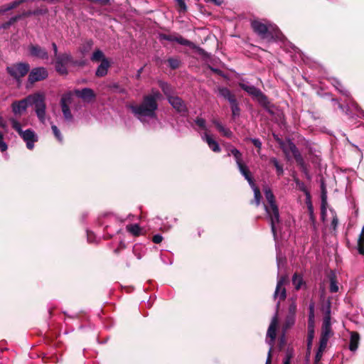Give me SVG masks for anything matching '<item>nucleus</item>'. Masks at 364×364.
Returning a JSON list of instances; mask_svg holds the SVG:
<instances>
[{"mask_svg":"<svg viewBox=\"0 0 364 364\" xmlns=\"http://www.w3.org/2000/svg\"><path fill=\"white\" fill-rule=\"evenodd\" d=\"M160 97L159 92H154L144 96L141 103L129 106L134 116L142 123L146 129H156L159 124L156 111L158 109L157 100Z\"/></svg>","mask_w":364,"mask_h":364,"instance_id":"1","label":"nucleus"},{"mask_svg":"<svg viewBox=\"0 0 364 364\" xmlns=\"http://www.w3.org/2000/svg\"><path fill=\"white\" fill-rule=\"evenodd\" d=\"M35 107V112L38 120L42 123H46V105L45 97L43 94L35 93L29 95L20 100H15L11 105V111L16 118L21 117L26 112L27 109L31 107Z\"/></svg>","mask_w":364,"mask_h":364,"instance_id":"2","label":"nucleus"},{"mask_svg":"<svg viewBox=\"0 0 364 364\" xmlns=\"http://www.w3.org/2000/svg\"><path fill=\"white\" fill-rule=\"evenodd\" d=\"M286 282V277L282 276L278 277L277 287L274 293V298L275 299H279V301L277 303V310L278 309L280 301L285 299L287 296L286 289L284 287V283ZM278 323L277 318V311H276L274 316L272 317L269 326L267 329V339L266 343L269 346V348L267 353V358L266 360L265 364H271L272 363V353L273 350V346L274 343V341L276 338V330L277 326Z\"/></svg>","mask_w":364,"mask_h":364,"instance_id":"3","label":"nucleus"},{"mask_svg":"<svg viewBox=\"0 0 364 364\" xmlns=\"http://www.w3.org/2000/svg\"><path fill=\"white\" fill-rule=\"evenodd\" d=\"M264 196L268 205H264L267 218L271 226V230L276 241L277 232L280 230V218L278 207L275 203L274 196L269 188H265Z\"/></svg>","mask_w":364,"mask_h":364,"instance_id":"4","label":"nucleus"},{"mask_svg":"<svg viewBox=\"0 0 364 364\" xmlns=\"http://www.w3.org/2000/svg\"><path fill=\"white\" fill-rule=\"evenodd\" d=\"M250 25L253 31L262 39L272 38L278 29L275 24L267 19H253Z\"/></svg>","mask_w":364,"mask_h":364,"instance_id":"5","label":"nucleus"},{"mask_svg":"<svg viewBox=\"0 0 364 364\" xmlns=\"http://www.w3.org/2000/svg\"><path fill=\"white\" fill-rule=\"evenodd\" d=\"M9 121L12 129H14L26 142V148L29 150H32L34 148V144L38 139L36 132L31 129H28L23 131L21 128L20 122L15 117H10Z\"/></svg>","mask_w":364,"mask_h":364,"instance_id":"6","label":"nucleus"},{"mask_svg":"<svg viewBox=\"0 0 364 364\" xmlns=\"http://www.w3.org/2000/svg\"><path fill=\"white\" fill-rule=\"evenodd\" d=\"M238 85L242 90L255 99L262 107H267L269 105V102L267 97L255 85L250 84L244 80L239 82Z\"/></svg>","mask_w":364,"mask_h":364,"instance_id":"7","label":"nucleus"},{"mask_svg":"<svg viewBox=\"0 0 364 364\" xmlns=\"http://www.w3.org/2000/svg\"><path fill=\"white\" fill-rule=\"evenodd\" d=\"M29 70L30 65L24 62L13 63L6 67V72L18 84L21 83L22 77L26 76Z\"/></svg>","mask_w":364,"mask_h":364,"instance_id":"8","label":"nucleus"},{"mask_svg":"<svg viewBox=\"0 0 364 364\" xmlns=\"http://www.w3.org/2000/svg\"><path fill=\"white\" fill-rule=\"evenodd\" d=\"M230 155L233 156L237 166L244 178L246 179L252 176L248 167L243 162L242 153L237 149L232 147L230 149V152L228 154V156Z\"/></svg>","mask_w":364,"mask_h":364,"instance_id":"9","label":"nucleus"},{"mask_svg":"<svg viewBox=\"0 0 364 364\" xmlns=\"http://www.w3.org/2000/svg\"><path fill=\"white\" fill-rule=\"evenodd\" d=\"M73 61V57L70 53H61L55 57V70L61 74L66 75L68 73V65Z\"/></svg>","mask_w":364,"mask_h":364,"instance_id":"10","label":"nucleus"},{"mask_svg":"<svg viewBox=\"0 0 364 364\" xmlns=\"http://www.w3.org/2000/svg\"><path fill=\"white\" fill-rule=\"evenodd\" d=\"M332 101L338 104V107L343 112H346L350 118L362 117L364 118V111L355 102H351L350 107H348L346 108L338 102L336 99H332Z\"/></svg>","mask_w":364,"mask_h":364,"instance_id":"11","label":"nucleus"},{"mask_svg":"<svg viewBox=\"0 0 364 364\" xmlns=\"http://www.w3.org/2000/svg\"><path fill=\"white\" fill-rule=\"evenodd\" d=\"M48 76V73L46 68L43 67H37L33 68L28 77V81L33 84L38 81H41L46 79Z\"/></svg>","mask_w":364,"mask_h":364,"instance_id":"12","label":"nucleus"},{"mask_svg":"<svg viewBox=\"0 0 364 364\" xmlns=\"http://www.w3.org/2000/svg\"><path fill=\"white\" fill-rule=\"evenodd\" d=\"M309 309L307 345L310 347L314 337V304L311 303Z\"/></svg>","mask_w":364,"mask_h":364,"instance_id":"13","label":"nucleus"},{"mask_svg":"<svg viewBox=\"0 0 364 364\" xmlns=\"http://www.w3.org/2000/svg\"><path fill=\"white\" fill-rule=\"evenodd\" d=\"M279 144L286 155L291 152L296 161H301V154L295 144L291 139H288L286 141H282Z\"/></svg>","mask_w":364,"mask_h":364,"instance_id":"14","label":"nucleus"},{"mask_svg":"<svg viewBox=\"0 0 364 364\" xmlns=\"http://www.w3.org/2000/svg\"><path fill=\"white\" fill-rule=\"evenodd\" d=\"M159 39L170 42H176L182 46L195 48V44L193 42L184 38L180 35H168L165 33H161L159 34Z\"/></svg>","mask_w":364,"mask_h":364,"instance_id":"15","label":"nucleus"},{"mask_svg":"<svg viewBox=\"0 0 364 364\" xmlns=\"http://www.w3.org/2000/svg\"><path fill=\"white\" fill-rule=\"evenodd\" d=\"M29 55L41 60H48V53L45 48L38 44H31L28 47Z\"/></svg>","mask_w":364,"mask_h":364,"instance_id":"16","label":"nucleus"},{"mask_svg":"<svg viewBox=\"0 0 364 364\" xmlns=\"http://www.w3.org/2000/svg\"><path fill=\"white\" fill-rule=\"evenodd\" d=\"M168 101L170 105L181 115L185 116L188 114V108L184 101L177 96H168Z\"/></svg>","mask_w":364,"mask_h":364,"instance_id":"17","label":"nucleus"},{"mask_svg":"<svg viewBox=\"0 0 364 364\" xmlns=\"http://www.w3.org/2000/svg\"><path fill=\"white\" fill-rule=\"evenodd\" d=\"M60 106L65 121L68 123H72L74 118L67 104V99L65 96L62 97L60 100Z\"/></svg>","mask_w":364,"mask_h":364,"instance_id":"18","label":"nucleus"},{"mask_svg":"<svg viewBox=\"0 0 364 364\" xmlns=\"http://www.w3.org/2000/svg\"><path fill=\"white\" fill-rule=\"evenodd\" d=\"M75 94L77 97L87 102H90L95 97L94 91L88 87H85L82 90H75Z\"/></svg>","mask_w":364,"mask_h":364,"instance_id":"19","label":"nucleus"},{"mask_svg":"<svg viewBox=\"0 0 364 364\" xmlns=\"http://www.w3.org/2000/svg\"><path fill=\"white\" fill-rule=\"evenodd\" d=\"M218 95L225 100L228 101L230 104L237 101L235 95L231 92L230 89L225 87H218Z\"/></svg>","mask_w":364,"mask_h":364,"instance_id":"20","label":"nucleus"},{"mask_svg":"<svg viewBox=\"0 0 364 364\" xmlns=\"http://www.w3.org/2000/svg\"><path fill=\"white\" fill-rule=\"evenodd\" d=\"M201 139L203 141H205L213 151L218 153L221 151L219 144L212 137L211 135L205 132L201 135Z\"/></svg>","mask_w":364,"mask_h":364,"instance_id":"21","label":"nucleus"},{"mask_svg":"<svg viewBox=\"0 0 364 364\" xmlns=\"http://www.w3.org/2000/svg\"><path fill=\"white\" fill-rule=\"evenodd\" d=\"M247 181L249 185L252 188L253 192H254V200L257 205H259L260 204V200H261V193L259 188L255 185L253 178L252 176L246 178Z\"/></svg>","mask_w":364,"mask_h":364,"instance_id":"22","label":"nucleus"},{"mask_svg":"<svg viewBox=\"0 0 364 364\" xmlns=\"http://www.w3.org/2000/svg\"><path fill=\"white\" fill-rule=\"evenodd\" d=\"M110 66V63L107 59H103L102 62L97 67L95 75L97 77H104L107 74L108 68Z\"/></svg>","mask_w":364,"mask_h":364,"instance_id":"23","label":"nucleus"},{"mask_svg":"<svg viewBox=\"0 0 364 364\" xmlns=\"http://www.w3.org/2000/svg\"><path fill=\"white\" fill-rule=\"evenodd\" d=\"M30 13L25 12L22 14H18L11 17L8 21L0 24V29H7L14 23L21 19L23 17L28 15Z\"/></svg>","mask_w":364,"mask_h":364,"instance_id":"24","label":"nucleus"},{"mask_svg":"<svg viewBox=\"0 0 364 364\" xmlns=\"http://www.w3.org/2000/svg\"><path fill=\"white\" fill-rule=\"evenodd\" d=\"M321 215L323 218L325 213H326V206L327 205V191L325 186V184L323 182L321 183Z\"/></svg>","mask_w":364,"mask_h":364,"instance_id":"25","label":"nucleus"},{"mask_svg":"<svg viewBox=\"0 0 364 364\" xmlns=\"http://www.w3.org/2000/svg\"><path fill=\"white\" fill-rule=\"evenodd\" d=\"M331 83L332 85L342 95L349 97V92L344 87V86L341 84V82L336 78H332L331 80Z\"/></svg>","mask_w":364,"mask_h":364,"instance_id":"26","label":"nucleus"},{"mask_svg":"<svg viewBox=\"0 0 364 364\" xmlns=\"http://www.w3.org/2000/svg\"><path fill=\"white\" fill-rule=\"evenodd\" d=\"M194 123L196 127H193V128L196 130L197 132H200V130H203L205 132L208 131L207 125H206V121L201 117H196L194 119Z\"/></svg>","mask_w":364,"mask_h":364,"instance_id":"27","label":"nucleus"},{"mask_svg":"<svg viewBox=\"0 0 364 364\" xmlns=\"http://www.w3.org/2000/svg\"><path fill=\"white\" fill-rule=\"evenodd\" d=\"M329 281H330V287L329 290L331 293H336L339 290L338 282L336 279V276L335 274L332 273L329 276Z\"/></svg>","mask_w":364,"mask_h":364,"instance_id":"28","label":"nucleus"},{"mask_svg":"<svg viewBox=\"0 0 364 364\" xmlns=\"http://www.w3.org/2000/svg\"><path fill=\"white\" fill-rule=\"evenodd\" d=\"M359 336L357 333H352L350 336V341L349 345V349L351 351H355L358 346Z\"/></svg>","mask_w":364,"mask_h":364,"instance_id":"29","label":"nucleus"},{"mask_svg":"<svg viewBox=\"0 0 364 364\" xmlns=\"http://www.w3.org/2000/svg\"><path fill=\"white\" fill-rule=\"evenodd\" d=\"M294 356V350L292 348H287L284 353L283 364H290L291 360Z\"/></svg>","mask_w":364,"mask_h":364,"instance_id":"30","label":"nucleus"},{"mask_svg":"<svg viewBox=\"0 0 364 364\" xmlns=\"http://www.w3.org/2000/svg\"><path fill=\"white\" fill-rule=\"evenodd\" d=\"M292 284L296 290H299L304 284L303 278L301 275L294 274L292 277Z\"/></svg>","mask_w":364,"mask_h":364,"instance_id":"31","label":"nucleus"},{"mask_svg":"<svg viewBox=\"0 0 364 364\" xmlns=\"http://www.w3.org/2000/svg\"><path fill=\"white\" fill-rule=\"evenodd\" d=\"M168 66L172 70H176L179 68L181 65V60L178 57H171L167 60Z\"/></svg>","mask_w":364,"mask_h":364,"instance_id":"32","label":"nucleus"},{"mask_svg":"<svg viewBox=\"0 0 364 364\" xmlns=\"http://www.w3.org/2000/svg\"><path fill=\"white\" fill-rule=\"evenodd\" d=\"M90 59L93 62H98V61L102 62L103 59H107V58L105 57L103 52L102 50L97 49L92 53Z\"/></svg>","mask_w":364,"mask_h":364,"instance_id":"33","label":"nucleus"},{"mask_svg":"<svg viewBox=\"0 0 364 364\" xmlns=\"http://www.w3.org/2000/svg\"><path fill=\"white\" fill-rule=\"evenodd\" d=\"M230 108H231L232 118L235 119L237 117H239L240 115L241 110H240L238 102L236 101V102H233L232 104H230Z\"/></svg>","mask_w":364,"mask_h":364,"instance_id":"34","label":"nucleus"},{"mask_svg":"<svg viewBox=\"0 0 364 364\" xmlns=\"http://www.w3.org/2000/svg\"><path fill=\"white\" fill-rule=\"evenodd\" d=\"M296 163L298 164V165L300 166V168L301 170V171L304 173L305 176L306 177L307 179L310 180L311 179V176L309 173V171H308V168H307V166L304 162V160L302 157V156H301V161H296Z\"/></svg>","mask_w":364,"mask_h":364,"instance_id":"35","label":"nucleus"},{"mask_svg":"<svg viewBox=\"0 0 364 364\" xmlns=\"http://www.w3.org/2000/svg\"><path fill=\"white\" fill-rule=\"evenodd\" d=\"M270 163H272L276 168L277 173L279 176L284 173L283 166L279 163L278 160L272 157L270 159Z\"/></svg>","mask_w":364,"mask_h":364,"instance_id":"36","label":"nucleus"},{"mask_svg":"<svg viewBox=\"0 0 364 364\" xmlns=\"http://www.w3.org/2000/svg\"><path fill=\"white\" fill-rule=\"evenodd\" d=\"M51 129L53 132V134L55 139L60 142H63V136L61 134L60 129L58 128V127L53 124H51Z\"/></svg>","mask_w":364,"mask_h":364,"instance_id":"37","label":"nucleus"},{"mask_svg":"<svg viewBox=\"0 0 364 364\" xmlns=\"http://www.w3.org/2000/svg\"><path fill=\"white\" fill-rule=\"evenodd\" d=\"M127 230L133 235L136 236L140 234L141 228L138 224H132L127 226Z\"/></svg>","mask_w":364,"mask_h":364,"instance_id":"38","label":"nucleus"},{"mask_svg":"<svg viewBox=\"0 0 364 364\" xmlns=\"http://www.w3.org/2000/svg\"><path fill=\"white\" fill-rule=\"evenodd\" d=\"M245 141H251L254 144V146L257 148V153L260 154L262 144L259 139L247 137L245 139Z\"/></svg>","mask_w":364,"mask_h":364,"instance_id":"39","label":"nucleus"},{"mask_svg":"<svg viewBox=\"0 0 364 364\" xmlns=\"http://www.w3.org/2000/svg\"><path fill=\"white\" fill-rule=\"evenodd\" d=\"M217 129L225 136L230 138L232 135V132L228 129L224 127L222 124L217 128Z\"/></svg>","mask_w":364,"mask_h":364,"instance_id":"40","label":"nucleus"},{"mask_svg":"<svg viewBox=\"0 0 364 364\" xmlns=\"http://www.w3.org/2000/svg\"><path fill=\"white\" fill-rule=\"evenodd\" d=\"M331 331L330 326L328 324H326L322 328L321 337L326 338L329 339Z\"/></svg>","mask_w":364,"mask_h":364,"instance_id":"41","label":"nucleus"},{"mask_svg":"<svg viewBox=\"0 0 364 364\" xmlns=\"http://www.w3.org/2000/svg\"><path fill=\"white\" fill-rule=\"evenodd\" d=\"M328 338L320 337L319 341V352L323 353L325 348H326L327 343H328Z\"/></svg>","mask_w":364,"mask_h":364,"instance_id":"42","label":"nucleus"},{"mask_svg":"<svg viewBox=\"0 0 364 364\" xmlns=\"http://www.w3.org/2000/svg\"><path fill=\"white\" fill-rule=\"evenodd\" d=\"M8 149L7 144L4 141V134L1 132H0V150L4 152L6 151Z\"/></svg>","mask_w":364,"mask_h":364,"instance_id":"43","label":"nucleus"},{"mask_svg":"<svg viewBox=\"0 0 364 364\" xmlns=\"http://www.w3.org/2000/svg\"><path fill=\"white\" fill-rule=\"evenodd\" d=\"M294 321H295V316L288 314L287 316V318H286V323H285L286 328H289L291 326H292L294 323Z\"/></svg>","mask_w":364,"mask_h":364,"instance_id":"44","label":"nucleus"},{"mask_svg":"<svg viewBox=\"0 0 364 364\" xmlns=\"http://www.w3.org/2000/svg\"><path fill=\"white\" fill-rule=\"evenodd\" d=\"M160 86H161V90L164 92V94L168 97L169 96L168 95L170 92V87H169L168 84H167L166 82H161Z\"/></svg>","mask_w":364,"mask_h":364,"instance_id":"45","label":"nucleus"},{"mask_svg":"<svg viewBox=\"0 0 364 364\" xmlns=\"http://www.w3.org/2000/svg\"><path fill=\"white\" fill-rule=\"evenodd\" d=\"M176 1L180 8V12H185L187 9L185 1L183 0H176Z\"/></svg>","mask_w":364,"mask_h":364,"instance_id":"46","label":"nucleus"},{"mask_svg":"<svg viewBox=\"0 0 364 364\" xmlns=\"http://www.w3.org/2000/svg\"><path fill=\"white\" fill-rule=\"evenodd\" d=\"M338 219L336 215L334 214L333 216L332 220H331V227L333 230H336L338 227Z\"/></svg>","mask_w":364,"mask_h":364,"instance_id":"47","label":"nucleus"},{"mask_svg":"<svg viewBox=\"0 0 364 364\" xmlns=\"http://www.w3.org/2000/svg\"><path fill=\"white\" fill-rule=\"evenodd\" d=\"M296 311V304L295 302H292L289 306V315H293L295 316Z\"/></svg>","mask_w":364,"mask_h":364,"instance_id":"48","label":"nucleus"},{"mask_svg":"<svg viewBox=\"0 0 364 364\" xmlns=\"http://www.w3.org/2000/svg\"><path fill=\"white\" fill-rule=\"evenodd\" d=\"M277 262L278 268H280V267L284 264L285 258H284L280 253H277Z\"/></svg>","mask_w":364,"mask_h":364,"instance_id":"49","label":"nucleus"},{"mask_svg":"<svg viewBox=\"0 0 364 364\" xmlns=\"http://www.w3.org/2000/svg\"><path fill=\"white\" fill-rule=\"evenodd\" d=\"M163 237L160 234H156L153 236L152 241L155 244H159L161 242Z\"/></svg>","mask_w":364,"mask_h":364,"instance_id":"50","label":"nucleus"},{"mask_svg":"<svg viewBox=\"0 0 364 364\" xmlns=\"http://www.w3.org/2000/svg\"><path fill=\"white\" fill-rule=\"evenodd\" d=\"M92 41H89L87 42L86 46H85L82 49V53H86L88 51V50L92 47Z\"/></svg>","mask_w":364,"mask_h":364,"instance_id":"51","label":"nucleus"},{"mask_svg":"<svg viewBox=\"0 0 364 364\" xmlns=\"http://www.w3.org/2000/svg\"><path fill=\"white\" fill-rule=\"evenodd\" d=\"M307 208H308V210L309 212L310 218H311V219L313 220L314 219V210H313V205L310 201L309 203H307Z\"/></svg>","mask_w":364,"mask_h":364,"instance_id":"52","label":"nucleus"},{"mask_svg":"<svg viewBox=\"0 0 364 364\" xmlns=\"http://www.w3.org/2000/svg\"><path fill=\"white\" fill-rule=\"evenodd\" d=\"M110 0H92V2L99 3L101 5L105 6L109 4Z\"/></svg>","mask_w":364,"mask_h":364,"instance_id":"53","label":"nucleus"},{"mask_svg":"<svg viewBox=\"0 0 364 364\" xmlns=\"http://www.w3.org/2000/svg\"><path fill=\"white\" fill-rule=\"evenodd\" d=\"M52 48H53V53H54V56L55 58L57 57V55H59L60 54H58V47H57V45L55 43H52Z\"/></svg>","mask_w":364,"mask_h":364,"instance_id":"54","label":"nucleus"},{"mask_svg":"<svg viewBox=\"0 0 364 364\" xmlns=\"http://www.w3.org/2000/svg\"><path fill=\"white\" fill-rule=\"evenodd\" d=\"M296 183L299 186V188L301 191H306V188H305V186H304V183L300 182L299 180H296Z\"/></svg>","mask_w":364,"mask_h":364,"instance_id":"55","label":"nucleus"},{"mask_svg":"<svg viewBox=\"0 0 364 364\" xmlns=\"http://www.w3.org/2000/svg\"><path fill=\"white\" fill-rule=\"evenodd\" d=\"M87 240L89 242H93L94 240L92 239V233L87 231Z\"/></svg>","mask_w":364,"mask_h":364,"instance_id":"56","label":"nucleus"},{"mask_svg":"<svg viewBox=\"0 0 364 364\" xmlns=\"http://www.w3.org/2000/svg\"><path fill=\"white\" fill-rule=\"evenodd\" d=\"M212 122L215 126L216 128L219 127V126L221 125V123L217 119H213Z\"/></svg>","mask_w":364,"mask_h":364,"instance_id":"57","label":"nucleus"},{"mask_svg":"<svg viewBox=\"0 0 364 364\" xmlns=\"http://www.w3.org/2000/svg\"><path fill=\"white\" fill-rule=\"evenodd\" d=\"M206 1L213 2L217 6H220L221 4V1L220 0H206Z\"/></svg>","mask_w":364,"mask_h":364,"instance_id":"58","label":"nucleus"},{"mask_svg":"<svg viewBox=\"0 0 364 364\" xmlns=\"http://www.w3.org/2000/svg\"><path fill=\"white\" fill-rule=\"evenodd\" d=\"M322 353H323L319 352V348H318V351H317V353H316V360L320 359V358L321 357Z\"/></svg>","mask_w":364,"mask_h":364,"instance_id":"59","label":"nucleus"},{"mask_svg":"<svg viewBox=\"0 0 364 364\" xmlns=\"http://www.w3.org/2000/svg\"><path fill=\"white\" fill-rule=\"evenodd\" d=\"M120 246H121L122 248H124V247H125V244H124L123 242H120Z\"/></svg>","mask_w":364,"mask_h":364,"instance_id":"60","label":"nucleus"},{"mask_svg":"<svg viewBox=\"0 0 364 364\" xmlns=\"http://www.w3.org/2000/svg\"><path fill=\"white\" fill-rule=\"evenodd\" d=\"M171 225H168V227H166V225L164 226V228L166 229V230H169L171 228Z\"/></svg>","mask_w":364,"mask_h":364,"instance_id":"61","label":"nucleus"},{"mask_svg":"<svg viewBox=\"0 0 364 364\" xmlns=\"http://www.w3.org/2000/svg\"><path fill=\"white\" fill-rule=\"evenodd\" d=\"M114 252H115V253H118V252H119V249H118V248H117V249H116V250H114Z\"/></svg>","mask_w":364,"mask_h":364,"instance_id":"62","label":"nucleus"},{"mask_svg":"<svg viewBox=\"0 0 364 364\" xmlns=\"http://www.w3.org/2000/svg\"><path fill=\"white\" fill-rule=\"evenodd\" d=\"M177 220H178V219H177V218H173V222H174V223H176V222H177Z\"/></svg>","mask_w":364,"mask_h":364,"instance_id":"63","label":"nucleus"},{"mask_svg":"<svg viewBox=\"0 0 364 364\" xmlns=\"http://www.w3.org/2000/svg\"><path fill=\"white\" fill-rule=\"evenodd\" d=\"M137 258H138L139 259H141V256H140V255H138V256H137Z\"/></svg>","mask_w":364,"mask_h":364,"instance_id":"64","label":"nucleus"}]
</instances>
